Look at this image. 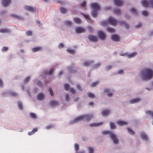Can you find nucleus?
Listing matches in <instances>:
<instances>
[{
    "label": "nucleus",
    "mask_w": 153,
    "mask_h": 153,
    "mask_svg": "<svg viewBox=\"0 0 153 153\" xmlns=\"http://www.w3.org/2000/svg\"><path fill=\"white\" fill-rule=\"evenodd\" d=\"M141 76L143 80L150 79L153 76V71L150 68H145L141 72Z\"/></svg>",
    "instance_id": "f257e3e1"
},
{
    "label": "nucleus",
    "mask_w": 153,
    "mask_h": 153,
    "mask_svg": "<svg viewBox=\"0 0 153 153\" xmlns=\"http://www.w3.org/2000/svg\"><path fill=\"white\" fill-rule=\"evenodd\" d=\"M93 115L92 114L81 116L76 118L73 121L71 122V123H77L79 121L82 120L89 121L93 119Z\"/></svg>",
    "instance_id": "f03ea898"
},
{
    "label": "nucleus",
    "mask_w": 153,
    "mask_h": 153,
    "mask_svg": "<svg viewBox=\"0 0 153 153\" xmlns=\"http://www.w3.org/2000/svg\"><path fill=\"white\" fill-rule=\"evenodd\" d=\"M102 133L104 134H109V137L113 141L114 143V144L118 143V140L116 135L113 133L109 131H103Z\"/></svg>",
    "instance_id": "7ed1b4c3"
},
{
    "label": "nucleus",
    "mask_w": 153,
    "mask_h": 153,
    "mask_svg": "<svg viewBox=\"0 0 153 153\" xmlns=\"http://www.w3.org/2000/svg\"><path fill=\"white\" fill-rule=\"evenodd\" d=\"M141 3L145 7H150L153 8V0H149L148 1L143 0L141 1Z\"/></svg>",
    "instance_id": "20e7f679"
},
{
    "label": "nucleus",
    "mask_w": 153,
    "mask_h": 153,
    "mask_svg": "<svg viewBox=\"0 0 153 153\" xmlns=\"http://www.w3.org/2000/svg\"><path fill=\"white\" fill-rule=\"evenodd\" d=\"M108 23L113 26H115L116 25L117 22L113 17H109L108 19Z\"/></svg>",
    "instance_id": "39448f33"
},
{
    "label": "nucleus",
    "mask_w": 153,
    "mask_h": 153,
    "mask_svg": "<svg viewBox=\"0 0 153 153\" xmlns=\"http://www.w3.org/2000/svg\"><path fill=\"white\" fill-rule=\"evenodd\" d=\"M97 33L99 38L101 40H105L106 38V35L102 31H99L97 32Z\"/></svg>",
    "instance_id": "423d86ee"
},
{
    "label": "nucleus",
    "mask_w": 153,
    "mask_h": 153,
    "mask_svg": "<svg viewBox=\"0 0 153 153\" xmlns=\"http://www.w3.org/2000/svg\"><path fill=\"white\" fill-rule=\"evenodd\" d=\"M93 11L91 12V15L94 17H96V3H92L91 5Z\"/></svg>",
    "instance_id": "0eeeda50"
},
{
    "label": "nucleus",
    "mask_w": 153,
    "mask_h": 153,
    "mask_svg": "<svg viewBox=\"0 0 153 153\" xmlns=\"http://www.w3.org/2000/svg\"><path fill=\"white\" fill-rule=\"evenodd\" d=\"M75 32L78 33H80L85 32L84 28L80 27H76L75 29Z\"/></svg>",
    "instance_id": "6e6552de"
},
{
    "label": "nucleus",
    "mask_w": 153,
    "mask_h": 153,
    "mask_svg": "<svg viewBox=\"0 0 153 153\" xmlns=\"http://www.w3.org/2000/svg\"><path fill=\"white\" fill-rule=\"evenodd\" d=\"M111 39L113 41L115 42H119L120 41L119 36L117 35H112Z\"/></svg>",
    "instance_id": "1a4fd4ad"
},
{
    "label": "nucleus",
    "mask_w": 153,
    "mask_h": 153,
    "mask_svg": "<svg viewBox=\"0 0 153 153\" xmlns=\"http://www.w3.org/2000/svg\"><path fill=\"white\" fill-rule=\"evenodd\" d=\"M25 9L26 10L30 11L33 12L36 11V8L30 6H25Z\"/></svg>",
    "instance_id": "9d476101"
},
{
    "label": "nucleus",
    "mask_w": 153,
    "mask_h": 153,
    "mask_svg": "<svg viewBox=\"0 0 153 153\" xmlns=\"http://www.w3.org/2000/svg\"><path fill=\"white\" fill-rule=\"evenodd\" d=\"M114 4L117 6H121L123 5V2L121 0H114Z\"/></svg>",
    "instance_id": "9b49d317"
},
{
    "label": "nucleus",
    "mask_w": 153,
    "mask_h": 153,
    "mask_svg": "<svg viewBox=\"0 0 153 153\" xmlns=\"http://www.w3.org/2000/svg\"><path fill=\"white\" fill-rule=\"evenodd\" d=\"M10 2V0H2V4L4 6L6 7Z\"/></svg>",
    "instance_id": "f8f14e48"
},
{
    "label": "nucleus",
    "mask_w": 153,
    "mask_h": 153,
    "mask_svg": "<svg viewBox=\"0 0 153 153\" xmlns=\"http://www.w3.org/2000/svg\"><path fill=\"white\" fill-rule=\"evenodd\" d=\"M140 101V98H137L135 99H133L131 100L130 101V103L131 104H133L136 103Z\"/></svg>",
    "instance_id": "ddd939ff"
},
{
    "label": "nucleus",
    "mask_w": 153,
    "mask_h": 153,
    "mask_svg": "<svg viewBox=\"0 0 153 153\" xmlns=\"http://www.w3.org/2000/svg\"><path fill=\"white\" fill-rule=\"evenodd\" d=\"M110 112L109 110L105 109L102 111V114L103 116H106L110 113Z\"/></svg>",
    "instance_id": "4468645a"
},
{
    "label": "nucleus",
    "mask_w": 153,
    "mask_h": 153,
    "mask_svg": "<svg viewBox=\"0 0 153 153\" xmlns=\"http://www.w3.org/2000/svg\"><path fill=\"white\" fill-rule=\"evenodd\" d=\"M89 40L91 42L96 41V36L92 35H89L88 36Z\"/></svg>",
    "instance_id": "2eb2a0df"
},
{
    "label": "nucleus",
    "mask_w": 153,
    "mask_h": 153,
    "mask_svg": "<svg viewBox=\"0 0 153 153\" xmlns=\"http://www.w3.org/2000/svg\"><path fill=\"white\" fill-rule=\"evenodd\" d=\"M117 123L120 126H122L128 124V123L127 122L121 120L118 121Z\"/></svg>",
    "instance_id": "dca6fc26"
},
{
    "label": "nucleus",
    "mask_w": 153,
    "mask_h": 153,
    "mask_svg": "<svg viewBox=\"0 0 153 153\" xmlns=\"http://www.w3.org/2000/svg\"><path fill=\"white\" fill-rule=\"evenodd\" d=\"M50 105L51 106H54L58 105V102L54 100H52L50 102Z\"/></svg>",
    "instance_id": "f3484780"
},
{
    "label": "nucleus",
    "mask_w": 153,
    "mask_h": 153,
    "mask_svg": "<svg viewBox=\"0 0 153 153\" xmlns=\"http://www.w3.org/2000/svg\"><path fill=\"white\" fill-rule=\"evenodd\" d=\"M53 68H51L50 70V71H48V70H46L44 71V73L46 75H50L53 72Z\"/></svg>",
    "instance_id": "a211bd4d"
},
{
    "label": "nucleus",
    "mask_w": 153,
    "mask_h": 153,
    "mask_svg": "<svg viewBox=\"0 0 153 153\" xmlns=\"http://www.w3.org/2000/svg\"><path fill=\"white\" fill-rule=\"evenodd\" d=\"M140 137H141L143 140H148V137L147 135L143 132L141 133L140 134Z\"/></svg>",
    "instance_id": "6ab92c4d"
},
{
    "label": "nucleus",
    "mask_w": 153,
    "mask_h": 153,
    "mask_svg": "<svg viewBox=\"0 0 153 153\" xmlns=\"http://www.w3.org/2000/svg\"><path fill=\"white\" fill-rule=\"evenodd\" d=\"M44 96L43 94L42 93H40L38 94L37 97V98L38 100H41L43 99Z\"/></svg>",
    "instance_id": "aec40b11"
},
{
    "label": "nucleus",
    "mask_w": 153,
    "mask_h": 153,
    "mask_svg": "<svg viewBox=\"0 0 153 153\" xmlns=\"http://www.w3.org/2000/svg\"><path fill=\"white\" fill-rule=\"evenodd\" d=\"M73 20L77 24H79L82 23L81 20L79 18H75Z\"/></svg>",
    "instance_id": "412c9836"
},
{
    "label": "nucleus",
    "mask_w": 153,
    "mask_h": 153,
    "mask_svg": "<svg viewBox=\"0 0 153 153\" xmlns=\"http://www.w3.org/2000/svg\"><path fill=\"white\" fill-rule=\"evenodd\" d=\"M10 32V30L6 28L0 29V32L1 33H9Z\"/></svg>",
    "instance_id": "4be33fe9"
},
{
    "label": "nucleus",
    "mask_w": 153,
    "mask_h": 153,
    "mask_svg": "<svg viewBox=\"0 0 153 153\" xmlns=\"http://www.w3.org/2000/svg\"><path fill=\"white\" fill-rule=\"evenodd\" d=\"M137 53L136 52H133L131 54H128L127 53V56L129 58H131L136 56Z\"/></svg>",
    "instance_id": "5701e85b"
},
{
    "label": "nucleus",
    "mask_w": 153,
    "mask_h": 153,
    "mask_svg": "<svg viewBox=\"0 0 153 153\" xmlns=\"http://www.w3.org/2000/svg\"><path fill=\"white\" fill-rule=\"evenodd\" d=\"M42 49V48L40 47H38L33 48L32 49V51L34 52L41 51Z\"/></svg>",
    "instance_id": "b1692460"
},
{
    "label": "nucleus",
    "mask_w": 153,
    "mask_h": 153,
    "mask_svg": "<svg viewBox=\"0 0 153 153\" xmlns=\"http://www.w3.org/2000/svg\"><path fill=\"white\" fill-rule=\"evenodd\" d=\"M93 62L92 61H87L83 63V65L86 66H89L91 65V64H93Z\"/></svg>",
    "instance_id": "393cba45"
},
{
    "label": "nucleus",
    "mask_w": 153,
    "mask_h": 153,
    "mask_svg": "<svg viewBox=\"0 0 153 153\" xmlns=\"http://www.w3.org/2000/svg\"><path fill=\"white\" fill-rule=\"evenodd\" d=\"M83 16L87 20H88L89 21H91V19L89 16L87 14H85L82 13V14Z\"/></svg>",
    "instance_id": "a878e982"
},
{
    "label": "nucleus",
    "mask_w": 153,
    "mask_h": 153,
    "mask_svg": "<svg viewBox=\"0 0 153 153\" xmlns=\"http://www.w3.org/2000/svg\"><path fill=\"white\" fill-rule=\"evenodd\" d=\"M120 24L121 25H124L125 27L127 29L129 27V25L124 21L120 22Z\"/></svg>",
    "instance_id": "bb28decb"
},
{
    "label": "nucleus",
    "mask_w": 153,
    "mask_h": 153,
    "mask_svg": "<svg viewBox=\"0 0 153 153\" xmlns=\"http://www.w3.org/2000/svg\"><path fill=\"white\" fill-rule=\"evenodd\" d=\"M108 31L110 33H114L115 32V30L113 28L108 27L107 29Z\"/></svg>",
    "instance_id": "cd10ccee"
},
{
    "label": "nucleus",
    "mask_w": 153,
    "mask_h": 153,
    "mask_svg": "<svg viewBox=\"0 0 153 153\" xmlns=\"http://www.w3.org/2000/svg\"><path fill=\"white\" fill-rule=\"evenodd\" d=\"M60 10L61 12L63 13H65L67 11V10L64 7H60Z\"/></svg>",
    "instance_id": "c85d7f7f"
},
{
    "label": "nucleus",
    "mask_w": 153,
    "mask_h": 153,
    "mask_svg": "<svg viewBox=\"0 0 153 153\" xmlns=\"http://www.w3.org/2000/svg\"><path fill=\"white\" fill-rule=\"evenodd\" d=\"M64 87L66 91L69 90L70 88L69 85L68 84H65L64 85Z\"/></svg>",
    "instance_id": "c756f323"
},
{
    "label": "nucleus",
    "mask_w": 153,
    "mask_h": 153,
    "mask_svg": "<svg viewBox=\"0 0 153 153\" xmlns=\"http://www.w3.org/2000/svg\"><path fill=\"white\" fill-rule=\"evenodd\" d=\"M131 11L132 12V13L135 15H136L137 14V11L136 9L134 8H132L131 10Z\"/></svg>",
    "instance_id": "7c9ffc66"
},
{
    "label": "nucleus",
    "mask_w": 153,
    "mask_h": 153,
    "mask_svg": "<svg viewBox=\"0 0 153 153\" xmlns=\"http://www.w3.org/2000/svg\"><path fill=\"white\" fill-rule=\"evenodd\" d=\"M88 96L91 98H93L95 97V95L91 93H89L87 94Z\"/></svg>",
    "instance_id": "2f4dec72"
},
{
    "label": "nucleus",
    "mask_w": 153,
    "mask_h": 153,
    "mask_svg": "<svg viewBox=\"0 0 153 153\" xmlns=\"http://www.w3.org/2000/svg\"><path fill=\"white\" fill-rule=\"evenodd\" d=\"M18 105L19 109L22 110L23 109L22 105L21 102H18L17 103Z\"/></svg>",
    "instance_id": "473e14b6"
},
{
    "label": "nucleus",
    "mask_w": 153,
    "mask_h": 153,
    "mask_svg": "<svg viewBox=\"0 0 153 153\" xmlns=\"http://www.w3.org/2000/svg\"><path fill=\"white\" fill-rule=\"evenodd\" d=\"M11 16L13 17L18 19H22V18L21 16L16 14H12Z\"/></svg>",
    "instance_id": "72a5a7b5"
},
{
    "label": "nucleus",
    "mask_w": 153,
    "mask_h": 153,
    "mask_svg": "<svg viewBox=\"0 0 153 153\" xmlns=\"http://www.w3.org/2000/svg\"><path fill=\"white\" fill-rule=\"evenodd\" d=\"M30 115L31 118L33 119H35L36 118V114L33 113H31L30 114Z\"/></svg>",
    "instance_id": "f704fd0d"
},
{
    "label": "nucleus",
    "mask_w": 153,
    "mask_h": 153,
    "mask_svg": "<svg viewBox=\"0 0 153 153\" xmlns=\"http://www.w3.org/2000/svg\"><path fill=\"white\" fill-rule=\"evenodd\" d=\"M146 113L149 115H151L153 117V111H146Z\"/></svg>",
    "instance_id": "c9c22d12"
},
{
    "label": "nucleus",
    "mask_w": 153,
    "mask_h": 153,
    "mask_svg": "<svg viewBox=\"0 0 153 153\" xmlns=\"http://www.w3.org/2000/svg\"><path fill=\"white\" fill-rule=\"evenodd\" d=\"M127 130L128 132L132 135H134V131L132 130L130 128H127Z\"/></svg>",
    "instance_id": "e433bc0d"
},
{
    "label": "nucleus",
    "mask_w": 153,
    "mask_h": 153,
    "mask_svg": "<svg viewBox=\"0 0 153 153\" xmlns=\"http://www.w3.org/2000/svg\"><path fill=\"white\" fill-rule=\"evenodd\" d=\"M108 23V20L107 21H103L101 22V24L103 26L106 25Z\"/></svg>",
    "instance_id": "4c0bfd02"
},
{
    "label": "nucleus",
    "mask_w": 153,
    "mask_h": 153,
    "mask_svg": "<svg viewBox=\"0 0 153 153\" xmlns=\"http://www.w3.org/2000/svg\"><path fill=\"white\" fill-rule=\"evenodd\" d=\"M67 51L68 52H69L71 54H74V53L75 51L73 49H71L70 48H68L67 49Z\"/></svg>",
    "instance_id": "58836bf2"
},
{
    "label": "nucleus",
    "mask_w": 153,
    "mask_h": 153,
    "mask_svg": "<svg viewBox=\"0 0 153 153\" xmlns=\"http://www.w3.org/2000/svg\"><path fill=\"white\" fill-rule=\"evenodd\" d=\"M114 13L117 14H119L120 13V10L118 9H115L114 10Z\"/></svg>",
    "instance_id": "ea45409f"
},
{
    "label": "nucleus",
    "mask_w": 153,
    "mask_h": 153,
    "mask_svg": "<svg viewBox=\"0 0 153 153\" xmlns=\"http://www.w3.org/2000/svg\"><path fill=\"white\" fill-rule=\"evenodd\" d=\"M75 150L76 152H77L79 149V145L77 144H75Z\"/></svg>",
    "instance_id": "a19ab883"
},
{
    "label": "nucleus",
    "mask_w": 153,
    "mask_h": 153,
    "mask_svg": "<svg viewBox=\"0 0 153 153\" xmlns=\"http://www.w3.org/2000/svg\"><path fill=\"white\" fill-rule=\"evenodd\" d=\"M110 126L111 129H114L116 128L115 126L114 123H110Z\"/></svg>",
    "instance_id": "79ce46f5"
},
{
    "label": "nucleus",
    "mask_w": 153,
    "mask_h": 153,
    "mask_svg": "<svg viewBox=\"0 0 153 153\" xmlns=\"http://www.w3.org/2000/svg\"><path fill=\"white\" fill-rule=\"evenodd\" d=\"M65 24L67 26H71L72 25V23L71 22L69 21H67L65 23Z\"/></svg>",
    "instance_id": "37998d69"
},
{
    "label": "nucleus",
    "mask_w": 153,
    "mask_h": 153,
    "mask_svg": "<svg viewBox=\"0 0 153 153\" xmlns=\"http://www.w3.org/2000/svg\"><path fill=\"white\" fill-rule=\"evenodd\" d=\"M53 126L52 125H50L48 126H47L46 127V128L48 129H50L53 127Z\"/></svg>",
    "instance_id": "c03bdc74"
},
{
    "label": "nucleus",
    "mask_w": 153,
    "mask_h": 153,
    "mask_svg": "<svg viewBox=\"0 0 153 153\" xmlns=\"http://www.w3.org/2000/svg\"><path fill=\"white\" fill-rule=\"evenodd\" d=\"M142 14L144 16H147L148 15V12L146 11H144L142 12Z\"/></svg>",
    "instance_id": "a18cd8bd"
},
{
    "label": "nucleus",
    "mask_w": 153,
    "mask_h": 153,
    "mask_svg": "<svg viewBox=\"0 0 153 153\" xmlns=\"http://www.w3.org/2000/svg\"><path fill=\"white\" fill-rule=\"evenodd\" d=\"M89 153H93L94 152V150L92 148L89 147L88 148Z\"/></svg>",
    "instance_id": "49530a36"
},
{
    "label": "nucleus",
    "mask_w": 153,
    "mask_h": 153,
    "mask_svg": "<svg viewBox=\"0 0 153 153\" xmlns=\"http://www.w3.org/2000/svg\"><path fill=\"white\" fill-rule=\"evenodd\" d=\"M69 90H70V91L73 94H75L76 93L75 91L73 88H70Z\"/></svg>",
    "instance_id": "de8ad7c7"
},
{
    "label": "nucleus",
    "mask_w": 153,
    "mask_h": 153,
    "mask_svg": "<svg viewBox=\"0 0 153 153\" xmlns=\"http://www.w3.org/2000/svg\"><path fill=\"white\" fill-rule=\"evenodd\" d=\"M70 98L68 94H66L65 95V100L66 101H69Z\"/></svg>",
    "instance_id": "09e8293b"
},
{
    "label": "nucleus",
    "mask_w": 153,
    "mask_h": 153,
    "mask_svg": "<svg viewBox=\"0 0 153 153\" xmlns=\"http://www.w3.org/2000/svg\"><path fill=\"white\" fill-rule=\"evenodd\" d=\"M48 91H49L50 94H51V95L52 96H53V90H52V89L51 88H49L48 89Z\"/></svg>",
    "instance_id": "8fccbe9b"
},
{
    "label": "nucleus",
    "mask_w": 153,
    "mask_h": 153,
    "mask_svg": "<svg viewBox=\"0 0 153 153\" xmlns=\"http://www.w3.org/2000/svg\"><path fill=\"white\" fill-rule=\"evenodd\" d=\"M26 34L27 36H30L32 35V32L30 31H28L26 33Z\"/></svg>",
    "instance_id": "3c124183"
},
{
    "label": "nucleus",
    "mask_w": 153,
    "mask_h": 153,
    "mask_svg": "<svg viewBox=\"0 0 153 153\" xmlns=\"http://www.w3.org/2000/svg\"><path fill=\"white\" fill-rule=\"evenodd\" d=\"M86 4V3L85 1H84L81 3L80 5L83 7H85Z\"/></svg>",
    "instance_id": "603ef678"
},
{
    "label": "nucleus",
    "mask_w": 153,
    "mask_h": 153,
    "mask_svg": "<svg viewBox=\"0 0 153 153\" xmlns=\"http://www.w3.org/2000/svg\"><path fill=\"white\" fill-rule=\"evenodd\" d=\"M35 82L36 83H37L39 86H41L42 85V83L39 81H38L37 80H36L35 81Z\"/></svg>",
    "instance_id": "864d4df0"
},
{
    "label": "nucleus",
    "mask_w": 153,
    "mask_h": 153,
    "mask_svg": "<svg viewBox=\"0 0 153 153\" xmlns=\"http://www.w3.org/2000/svg\"><path fill=\"white\" fill-rule=\"evenodd\" d=\"M30 77L28 76L25 79L24 82H27L30 80Z\"/></svg>",
    "instance_id": "5fc2aeb1"
},
{
    "label": "nucleus",
    "mask_w": 153,
    "mask_h": 153,
    "mask_svg": "<svg viewBox=\"0 0 153 153\" xmlns=\"http://www.w3.org/2000/svg\"><path fill=\"white\" fill-rule=\"evenodd\" d=\"M142 25L140 23H139L137 25H135L136 28H139L141 27Z\"/></svg>",
    "instance_id": "6e6d98bb"
},
{
    "label": "nucleus",
    "mask_w": 153,
    "mask_h": 153,
    "mask_svg": "<svg viewBox=\"0 0 153 153\" xmlns=\"http://www.w3.org/2000/svg\"><path fill=\"white\" fill-rule=\"evenodd\" d=\"M8 48L6 47H4L3 48L2 51H6L8 50Z\"/></svg>",
    "instance_id": "4d7b16f0"
},
{
    "label": "nucleus",
    "mask_w": 153,
    "mask_h": 153,
    "mask_svg": "<svg viewBox=\"0 0 153 153\" xmlns=\"http://www.w3.org/2000/svg\"><path fill=\"white\" fill-rule=\"evenodd\" d=\"M127 53H121L120 54V56H127Z\"/></svg>",
    "instance_id": "13d9d810"
},
{
    "label": "nucleus",
    "mask_w": 153,
    "mask_h": 153,
    "mask_svg": "<svg viewBox=\"0 0 153 153\" xmlns=\"http://www.w3.org/2000/svg\"><path fill=\"white\" fill-rule=\"evenodd\" d=\"M103 124V123L102 122H100L96 123V126H99Z\"/></svg>",
    "instance_id": "bf43d9fd"
},
{
    "label": "nucleus",
    "mask_w": 153,
    "mask_h": 153,
    "mask_svg": "<svg viewBox=\"0 0 153 153\" xmlns=\"http://www.w3.org/2000/svg\"><path fill=\"white\" fill-rule=\"evenodd\" d=\"M64 45L62 43H60L59 45H58V48H62L64 47Z\"/></svg>",
    "instance_id": "052dcab7"
},
{
    "label": "nucleus",
    "mask_w": 153,
    "mask_h": 153,
    "mask_svg": "<svg viewBox=\"0 0 153 153\" xmlns=\"http://www.w3.org/2000/svg\"><path fill=\"white\" fill-rule=\"evenodd\" d=\"M88 30H89V31L90 32V33H91L93 31V30H92V28L91 27H88Z\"/></svg>",
    "instance_id": "680f3d73"
},
{
    "label": "nucleus",
    "mask_w": 153,
    "mask_h": 153,
    "mask_svg": "<svg viewBox=\"0 0 153 153\" xmlns=\"http://www.w3.org/2000/svg\"><path fill=\"white\" fill-rule=\"evenodd\" d=\"M100 8V6L99 5L96 3V11L99 10Z\"/></svg>",
    "instance_id": "e2e57ef3"
},
{
    "label": "nucleus",
    "mask_w": 153,
    "mask_h": 153,
    "mask_svg": "<svg viewBox=\"0 0 153 153\" xmlns=\"http://www.w3.org/2000/svg\"><path fill=\"white\" fill-rule=\"evenodd\" d=\"M89 126L90 127H94L96 126V123H92L90 124L89 125Z\"/></svg>",
    "instance_id": "0e129e2a"
},
{
    "label": "nucleus",
    "mask_w": 153,
    "mask_h": 153,
    "mask_svg": "<svg viewBox=\"0 0 153 153\" xmlns=\"http://www.w3.org/2000/svg\"><path fill=\"white\" fill-rule=\"evenodd\" d=\"M112 68V66L111 65H108L106 67L107 69L108 70H110Z\"/></svg>",
    "instance_id": "69168bd1"
},
{
    "label": "nucleus",
    "mask_w": 153,
    "mask_h": 153,
    "mask_svg": "<svg viewBox=\"0 0 153 153\" xmlns=\"http://www.w3.org/2000/svg\"><path fill=\"white\" fill-rule=\"evenodd\" d=\"M109 91H110L109 89H108V88L105 89L104 90V92H106V93L108 92Z\"/></svg>",
    "instance_id": "338daca9"
},
{
    "label": "nucleus",
    "mask_w": 153,
    "mask_h": 153,
    "mask_svg": "<svg viewBox=\"0 0 153 153\" xmlns=\"http://www.w3.org/2000/svg\"><path fill=\"white\" fill-rule=\"evenodd\" d=\"M37 129L36 128H34L32 130V131L33 132V133L34 134L35 133L36 131H37Z\"/></svg>",
    "instance_id": "774afa93"
}]
</instances>
